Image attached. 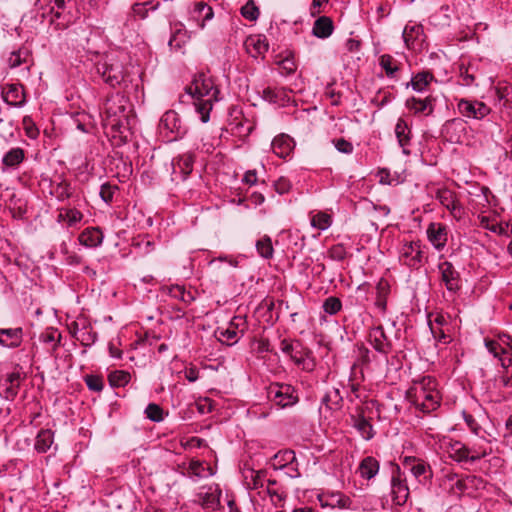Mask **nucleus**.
Returning a JSON list of instances; mask_svg holds the SVG:
<instances>
[{
    "mask_svg": "<svg viewBox=\"0 0 512 512\" xmlns=\"http://www.w3.org/2000/svg\"><path fill=\"white\" fill-rule=\"evenodd\" d=\"M59 218L64 220L68 226H76L83 218V214L77 209H65L60 212Z\"/></svg>",
    "mask_w": 512,
    "mask_h": 512,
    "instance_id": "obj_46",
    "label": "nucleus"
},
{
    "mask_svg": "<svg viewBox=\"0 0 512 512\" xmlns=\"http://www.w3.org/2000/svg\"><path fill=\"white\" fill-rule=\"evenodd\" d=\"M53 444V432L49 429L40 430L35 440V450L39 453H45Z\"/></svg>",
    "mask_w": 512,
    "mask_h": 512,
    "instance_id": "obj_38",
    "label": "nucleus"
},
{
    "mask_svg": "<svg viewBox=\"0 0 512 512\" xmlns=\"http://www.w3.org/2000/svg\"><path fill=\"white\" fill-rule=\"evenodd\" d=\"M402 37L407 48L421 49L425 37L422 25L409 22L403 30Z\"/></svg>",
    "mask_w": 512,
    "mask_h": 512,
    "instance_id": "obj_17",
    "label": "nucleus"
},
{
    "mask_svg": "<svg viewBox=\"0 0 512 512\" xmlns=\"http://www.w3.org/2000/svg\"><path fill=\"white\" fill-rule=\"evenodd\" d=\"M220 491L215 486L203 487L196 495L195 502L204 509L215 510L219 505Z\"/></svg>",
    "mask_w": 512,
    "mask_h": 512,
    "instance_id": "obj_20",
    "label": "nucleus"
},
{
    "mask_svg": "<svg viewBox=\"0 0 512 512\" xmlns=\"http://www.w3.org/2000/svg\"><path fill=\"white\" fill-rule=\"evenodd\" d=\"M276 485L275 480H268L266 488L258 492V496L263 500H269L275 507H282L286 494L273 486Z\"/></svg>",
    "mask_w": 512,
    "mask_h": 512,
    "instance_id": "obj_26",
    "label": "nucleus"
},
{
    "mask_svg": "<svg viewBox=\"0 0 512 512\" xmlns=\"http://www.w3.org/2000/svg\"><path fill=\"white\" fill-rule=\"evenodd\" d=\"M23 125L26 132V135L30 139H36L39 135V131L35 124L32 122L30 117H24L23 119Z\"/></svg>",
    "mask_w": 512,
    "mask_h": 512,
    "instance_id": "obj_62",
    "label": "nucleus"
},
{
    "mask_svg": "<svg viewBox=\"0 0 512 512\" xmlns=\"http://www.w3.org/2000/svg\"><path fill=\"white\" fill-rule=\"evenodd\" d=\"M410 470L415 478H417L420 482L430 477L429 466L423 461L414 462Z\"/></svg>",
    "mask_w": 512,
    "mask_h": 512,
    "instance_id": "obj_50",
    "label": "nucleus"
},
{
    "mask_svg": "<svg viewBox=\"0 0 512 512\" xmlns=\"http://www.w3.org/2000/svg\"><path fill=\"white\" fill-rule=\"evenodd\" d=\"M435 198L440 202L442 206L450 211L454 218H461L463 214V207L456 199L453 191L447 188H439L435 193Z\"/></svg>",
    "mask_w": 512,
    "mask_h": 512,
    "instance_id": "obj_13",
    "label": "nucleus"
},
{
    "mask_svg": "<svg viewBox=\"0 0 512 512\" xmlns=\"http://www.w3.org/2000/svg\"><path fill=\"white\" fill-rule=\"evenodd\" d=\"M246 52L253 58H264L269 49V43L265 35L256 34L248 36L244 41Z\"/></svg>",
    "mask_w": 512,
    "mask_h": 512,
    "instance_id": "obj_18",
    "label": "nucleus"
},
{
    "mask_svg": "<svg viewBox=\"0 0 512 512\" xmlns=\"http://www.w3.org/2000/svg\"><path fill=\"white\" fill-rule=\"evenodd\" d=\"M61 334L57 329L48 328L40 335V341L50 345L51 350L57 349L60 344Z\"/></svg>",
    "mask_w": 512,
    "mask_h": 512,
    "instance_id": "obj_44",
    "label": "nucleus"
},
{
    "mask_svg": "<svg viewBox=\"0 0 512 512\" xmlns=\"http://www.w3.org/2000/svg\"><path fill=\"white\" fill-rule=\"evenodd\" d=\"M379 64L385 71L387 77L395 78L399 67L391 55L384 54L379 58Z\"/></svg>",
    "mask_w": 512,
    "mask_h": 512,
    "instance_id": "obj_43",
    "label": "nucleus"
},
{
    "mask_svg": "<svg viewBox=\"0 0 512 512\" xmlns=\"http://www.w3.org/2000/svg\"><path fill=\"white\" fill-rule=\"evenodd\" d=\"M332 143L334 144V147L336 148V150L340 153H344V154H352L353 153V150H354L353 144L344 138L334 139L332 141Z\"/></svg>",
    "mask_w": 512,
    "mask_h": 512,
    "instance_id": "obj_57",
    "label": "nucleus"
},
{
    "mask_svg": "<svg viewBox=\"0 0 512 512\" xmlns=\"http://www.w3.org/2000/svg\"><path fill=\"white\" fill-rule=\"evenodd\" d=\"M305 355H306V357L300 364V367L302 368V370H304L306 372H312L316 367V361H315V358L313 357V353L306 352Z\"/></svg>",
    "mask_w": 512,
    "mask_h": 512,
    "instance_id": "obj_63",
    "label": "nucleus"
},
{
    "mask_svg": "<svg viewBox=\"0 0 512 512\" xmlns=\"http://www.w3.org/2000/svg\"><path fill=\"white\" fill-rule=\"evenodd\" d=\"M145 414L146 417L151 421L160 422L163 420V410L159 405L155 403H150L146 407Z\"/></svg>",
    "mask_w": 512,
    "mask_h": 512,
    "instance_id": "obj_53",
    "label": "nucleus"
},
{
    "mask_svg": "<svg viewBox=\"0 0 512 512\" xmlns=\"http://www.w3.org/2000/svg\"><path fill=\"white\" fill-rule=\"evenodd\" d=\"M406 395L411 404L423 413H430L440 405L441 397L438 383L431 376H424L414 380Z\"/></svg>",
    "mask_w": 512,
    "mask_h": 512,
    "instance_id": "obj_2",
    "label": "nucleus"
},
{
    "mask_svg": "<svg viewBox=\"0 0 512 512\" xmlns=\"http://www.w3.org/2000/svg\"><path fill=\"white\" fill-rule=\"evenodd\" d=\"M248 323L245 316L236 315L228 323L227 327H218L215 335L218 340L226 345L236 344L245 334Z\"/></svg>",
    "mask_w": 512,
    "mask_h": 512,
    "instance_id": "obj_7",
    "label": "nucleus"
},
{
    "mask_svg": "<svg viewBox=\"0 0 512 512\" xmlns=\"http://www.w3.org/2000/svg\"><path fill=\"white\" fill-rule=\"evenodd\" d=\"M22 341V328H0V346L4 348L14 349L19 347Z\"/></svg>",
    "mask_w": 512,
    "mask_h": 512,
    "instance_id": "obj_22",
    "label": "nucleus"
},
{
    "mask_svg": "<svg viewBox=\"0 0 512 512\" xmlns=\"http://www.w3.org/2000/svg\"><path fill=\"white\" fill-rule=\"evenodd\" d=\"M188 470L197 478L208 477L214 474L211 467H206L204 463L200 461H191Z\"/></svg>",
    "mask_w": 512,
    "mask_h": 512,
    "instance_id": "obj_47",
    "label": "nucleus"
},
{
    "mask_svg": "<svg viewBox=\"0 0 512 512\" xmlns=\"http://www.w3.org/2000/svg\"><path fill=\"white\" fill-rule=\"evenodd\" d=\"M391 492L396 504L402 505L406 502L409 495V490L399 475H393L391 479Z\"/></svg>",
    "mask_w": 512,
    "mask_h": 512,
    "instance_id": "obj_29",
    "label": "nucleus"
},
{
    "mask_svg": "<svg viewBox=\"0 0 512 512\" xmlns=\"http://www.w3.org/2000/svg\"><path fill=\"white\" fill-rule=\"evenodd\" d=\"M26 58H27L26 51H24V50L13 51L10 54V56L7 60V63L10 68H16V67L20 66L22 63L26 62Z\"/></svg>",
    "mask_w": 512,
    "mask_h": 512,
    "instance_id": "obj_54",
    "label": "nucleus"
},
{
    "mask_svg": "<svg viewBox=\"0 0 512 512\" xmlns=\"http://www.w3.org/2000/svg\"><path fill=\"white\" fill-rule=\"evenodd\" d=\"M447 453L449 456L459 462V463H468L469 461V450L468 446L460 441H451L447 447Z\"/></svg>",
    "mask_w": 512,
    "mask_h": 512,
    "instance_id": "obj_31",
    "label": "nucleus"
},
{
    "mask_svg": "<svg viewBox=\"0 0 512 512\" xmlns=\"http://www.w3.org/2000/svg\"><path fill=\"white\" fill-rule=\"evenodd\" d=\"M318 500L322 507L341 508V509H355L352 506V500L342 493L321 494Z\"/></svg>",
    "mask_w": 512,
    "mask_h": 512,
    "instance_id": "obj_21",
    "label": "nucleus"
},
{
    "mask_svg": "<svg viewBox=\"0 0 512 512\" xmlns=\"http://www.w3.org/2000/svg\"><path fill=\"white\" fill-rule=\"evenodd\" d=\"M190 37L185 29H177L169 40V47L174 51H182Z\"/></svg>",
    "mask_w": 512,
    "mask_h": 512,
    "instance_id": "obj_41",
    "label": "nucleus"
},
{
    "mask_svg": "<svg viewBox=\"0 0 512 512\" xmlns=\"http://www.w3.org/2000/svg\"><path fill=\"white\" fill-rule=\"evenodd\" d=\"M85 383L89 390L94 392H101L104 387L103 379L97 375H87L85 377Z\"/></svg>",
    "mask_w": 512,
    "mask_h": 512,
    "instance_id": "obj_55",
    "label": "nucleus"
},
{
    "mask_svg": "<svg viewBox=\"0 0 512 512\" xmlns=\"http://www.w3.org/2000/svg\"><path fill=\"white\" fill-rule=\"evenodd\" d=\"M395 135L399 145L403 149V153L408 155L410 152L407 150V146L410 144L411 140V129L409 124L403 118H399L395 125Z\"/></svg>",
    "mask_w": 512,
    "mask_h": 512,
    "instance_id": "obj_28",
    "label": "nucleus"
},
{
    "mask_svg": "<svg viewBox=\"0 0 512 512\" xmlns=\"http://www.w3.org/2000/svg\"><path fill=\"white\" fill-rule=\"evenodd\" d=\"M334 30L333 22L329 17L321 16L317 20H315L312 34L317 38L326 39L328 38Z\"/></svg>",
    "mask_w": 512,
    "mask_h": 512,
    "instance_id": "obj_33",
    "label": "nucleus"
},
{
    "mask_svg": "<svg viewBox=\"0 0 512 512\" xmlns=\"http://www.w3.org/2000/svg\"><path fill=\"white\" fill-rule=\"evenodd\" d=\"M256 250L258 254L265 259L273 257L274 249L270 237L263 236L256 242Z\"/></svg>",
    "mask_w": 512,
    "mask_h": 512,
    "instance_id": "obj_45",
    "label": "nucleus"
},
{
    "mask_svg": "<svg viewBox=\"0 0 512 512\" xmlns=\"http://www.w3.org/2000/svg\"><path fill=\"white\" fill-rule=\"evenodd\" d=\"M213 17L212 7L203 1L193 3L189 10V20L194 22L199 29H204L206 23Z\"/></svg>",
    "mask_w": 512,
    "mask_h": 512,
    "instance_id": "obj_14",
    "label": "nucleus"
},
{
    "mask_svg": "<svg viewBox=\"0 0 512 512\" xmlns=\"http://www.w3.org/2000/svg\"><path fill=\"white\" fill-rule=\"evenodd\" d=\"M25 153L20 147H15L6 152L2 158V164L6 168H17L24 160Z\"/></svg>",
    "mask_w": 512,
    "mask_h": 512,
    "instance_id": "obj_36",
    "label": "nucleus"
},
{
    "mask_svg": "<svg viewBox=\"0 0 512 512\" xmlns=\"http://www.w3.org/2000/svg\"><path fill=\"white\" fill-rule=\"evenodd\" d=\"M342 308V303L337 297H328L323 303V310L329 315L337 314Z\"/></svg>",
    "mask_w": 512,
    "mask_h": 512,
    "instance_id": "obj_52",
    "label": "nucleus"
},
{
    "mask_svg": "<svg viewBox=\"0 0 512 512\" xmlns=\"http://www.w3.org/2000/svg\"><path fill=\"white\" fill-rule=\"evenodd\" d=\"M244 484L249 490H256L257 493L260 490L266 488L265 483H268L266 479V472L263 470L246 469L243 472Z\"/></svg>",
    "mask_w": 512,
    "mask_h": 512,
    "instance_id": "obj_23",
    "label": "nucleus"
},
{
    "mask_svg": "<svg viewBox=\"0 0 512 512\" xmlns=\"http://www.w3.org/2000/svg\"><path fill=\"white\" fill-rule=\"evenodd\" d=\"M430 331L434 337L435 340L447 343L448 336L445 334V332L440 327H435L432 322H429Z\"/></svg>",
    "mask_w": 512,
    "mask_h": 512,
    "instance_id": "obj_64",
    "label": "nucleus"
},
{
    "mask_svg": "<svg viewBox=\"0 0 512 512\" xmlns=\"http://www.w3.org/2000/svg\"><path fill=\"white\" fill-rule=\"evenodd\" d=\"M186 92L193 97L195 111L201 122L207 123L213 104L219 100L220 93L212 76L205 72L195 74L190 85L186 87Z\"/></svg>",
    "mask_w": 512,
    "mask_h": 512,
    "instance_id": "obj_1",
    "label": "nucleus"
},
{
    "mask_svg": "<svg viewBox=\"0 0 512 512\" xmlns=\"http://www.w3.org/2000/svg\"><path fill=\"white\" fill-rule=\"evenodd\" d=\"M406 108L415 115H431L434 111L433 98L426 97L424 99L411 97L405 102Z\"/></svg>",
    "mask_w": 512,
    "mask_h": 512,
    "instance_id": "obj_24",
    "label": "nucleus"
},
{
    "mask_svg": "<svg viewBox=\"0 0 512 512\" xmlns=\"http://www.w3.org/2000/svg\"><path fill=\"white\" fill-rule=\"evenodd\" d=\"M21 382L19 372H11L0 377V396L6 400H13L17 394Z\"/></svg>",
    "mask_w": 512,
    "mask_h": 512,
    "instance_id": "obj_15",
    "label": "nucleus"
},
{
    "mask_svg": "<svg viewBox=\"0 0 512 512\" xmlns=\"http://www.w3.org/2000/svg\"><path fill=\"white\" fill-rule=\"evenodd\" d=\"M159 134L166 142L176 141L187 133V127L174 110L166 111L160 119Z\"/></svg>",
    "mask_w": 512,
    "mask_h": 512,
    "instance_id": "obj_5",
    "label": "nucleus"
},
{
    "mask_svg": "<svg viewBox=\"0 0 512 512\" xmlns=\"http://www.w3.org/2000/svg\"><path fill=\"white\" fill-rule=\"evenodd\" d=\"M390 294V284L389 282L381 278L376 285V300L375 306L380 311H385L387 306V298Z\"/></svg>",
    "mask_w": 512,
    "mask_h": 512,
    "instance_id": "obj_34",
    "label": "nucleus"
},
{
    "mask_svg": "<svg viewBox=\"0 0 512 512\" xmlns=\"http://www.w3.org/2000/svg\"><path fill=\"white\" fill-rule=\"evenodd\" d=\"M109 383L112 387H124L131 380V374L124 370H115L108 375Z\"/></svg>",
    "mask_w": 512,
    "mask_h": 512,
    "instance_id": "obj_42",
    "label": "nucleus"
},
{
    "mask_svg": "<svg viewBox=\"0 0 512 512\" xmlns=\"http://www.w3.org/2000/svg\"><path fill=\"white\" fill-rule=\"evenodd\" d=\"M78 240L83 246L97 247L103 241V234L99 228H87L79 235Z\"/></svg>",
    "mask_w": 512,
    "mask_h": 512,
    "instance_id": "obj_32",
    "label": "nucleus"
},
{
    "mask_svg": "<svg viewBox=\"0 0 512 512\" xmlns=\"http://www.w3.org/2000/svg\"><path fill=\"white\" fill-rule=\"evenodd\" d=\"M4 101L15 107H20L25 103L24 88L20 84H7L3 88Z\"/></svg>",
    "mask_w": 512,
    "mask_h": 512,
    "instance_id": "obj_25",
    "label": "nucleus"
},
{
    "mask_svg": "<svg viewBox=\"0 0 512 512\" xmlns=\"http://www.w3.org/2000/svg\"><path fill=\"white\" fill-rule=\"evenodd\" d=\"M267 398L280 408L294 406L299 401L297 390L286 383L270 384L267 388Z\"/></svg>",
    "mask_w": 512,
    "mask_h": 512,
    "instance_id": "obj_6",
    "label": "nucleus"
},
{
    "mask_svg": "<svg viewBox=\"0 0 512 512\" xmlns=\"http://www.w3.org/2000/svg\"><path fill=\"white\" fill-rule=\"evenodd\" d=\"M310 224L315 229L325 231L332 225V217L326 212L318 211L311 214Z\"/></svg>",
    "mask_w": 512,
    "mask_h": 512,
    "instance_id": "obj_40",
    "label": "nucleus"
},
{
    "mask_svg": "<svg viewBox=\"0 0 512 512\" xmlns=\"http://www.w3.org/2000/svg\"><path fill=\"white\" fill-rule=\"evenodd\" d=\"M369 342L381 354L387 355L392 351L391 340L386 335L382 326H376L370 330Z\"/></svg>",
    "mask_w": 512,
    "mask_h": 512,
    "instance_id": "obj_19",
    "label": "nucleus"
},
{
    "mask_svg": "<svg viewBox=\"0 0 512 512\" xmlns=\"http://www.w3.org/2000/svg\"><path fill=\"white\" fill-rule=\"evenodd\" d=\"M475 74L472 71V67H467L460 71L461 84L463 86H472L475 84Z\"/></svg>",
    "mask_w": 512,
    "mask_h": 512,
    "instance_id": "obj_59",
    "label": "nucleus"
},
{
    "mask_svg": "<svg viewBox=\"0 0 512 512\" xmlns=\"http://www.w3.org/2000/svg\"><path fill=\"white\" fill-rule=\"evenodd\" d=\"M194 155L192 153L181 154L171 161V180L173 182L184 181L193 170Z\"/></svg>",
    "mask_w": 512,
    "mask_h": 512,
    "instance_id": "obj_10",
    "label": "nucleus"
},
{
    "mask_svg": "<svg viewBox=\"0 0 512 512\" xmlns=\"http://www.w3.org/2000/svg\"><path fill=\"white\" fill-rule=\"evenodd\" d=\"M427 238L432 246L441 251L447 244L448 228L443 223L431 222L427 227Z\"/></svg>",
    "mask_w": 512,
    "mask_h": 512,
    "instance_id": "obj_16",
    "label": "nucleus"
},
{
    "mask_svg": "<svg viewBox=\"0 0 512 512\" xmlns=\"http://www.w3.org/2000/svg\"><path fill=\"white\" fill-rule=\"evenodd\" d=\"M271 148L278 157L286 158L294 148V141L288 135L280 134L273 139Z\"/></svg>",
    "mask_w": 512,
    "mask_h": 512,
    "instance_id": "obj_27",
    "label": "nucleus"
},
{
    "mask_svg": "<svg viewBox=\"0 0 512 512\" xmlns=\"http://www.w3.org/2000/svg\"><path fill=\"white\" fill-rule=\"evenodd\" d=\"M159 7V3L152 4V2H144V3H135L132 6V12L135 16L144 19L148 16V12L155 11Z\"/></svg>",
    "mask_w": 512,
    "mask_h": 512,
    "instance_id": "obj_49",
    "label": "nucleus"
},
{
    "mask_svg": "<svg viewBox=\"0 0 512 512\" xmlns=\"http://www.w3.org/2000/svg\"><path fill=\"white\" fill-rule=\"evenodd\" d=\"M463 418H464V421H465L467 427L470 429V431L477 436H481L483 429L478 424L476 419L472 415H470L466 412H463Z\"/></svg>",
    "mask_w": 512,
    "mask_h": 512,
    "instance_id": "obj_58",
    "label": "nucleus"
},
{
    "mask_svg": "<svg viewBox=\"0 0 512 512\" xmlns=\"http://www.w3.org/2000/svg\"><path fill=\"white\" fill-rule=\"evenodd\" d=\"M458 111L467 118L483 119L490 113V108L481 101L461 99L457 104Z\"/></svg>",
    "mask_w": 512,
    "mask_h": 512,
    "instance_id": "obj_12",
    "label": "nucleus"
},
{
    "mask_svg": "<svg viewBox=\"0 0 512 512\" xmlns=\"http://www.w3.org/2000/svg\"><path fill=\"white\" fill-rule=\"evenodd\" d=\"M485 346L500 361L506 371L508 383L512 385V337L501 334L497 339H485Z\"/></svg>",
    "mask_w": 512,
    "mask_h": 512,
    "instance_id": "obj_4",
    "label": "nucleus"
},
{
    "mask_svg": "<svg viewBox=\"0 0 512 512\" xmlns=\"http://www.w3.org/2000/svg\"><path fill=\"white\" fill-rule=\"evenodd\" d=\"M469 450V461L470 463L475 462L477 460H480L481 458L485 457L487 455V450L481 446H468Z\"/></svg>",
    "mask_w": 512,
    "mask_h": 512,
    "instance_id": "obj_60",
    "label": "nucleus"
},
{
    "mask_svg": "<svg viewBox=\"0 0 512 512\" xmlns=\"http://www.w3.org/2000/svg\"><path fill=\"white\" fill-rule=\"evenodd\" d=\"M95 73L101 80L111 87H116L124 79V65L118 55L114 53L97 57Z\"/></svg>",
    "mask_w": 512,
    "mask_h": 512,
    "instance_id": "obj_3",
    "label": "nucleus"
},
{
    "mask_svg": "<svg viewBox=\"0 0 512 512\" xmlns=\"http://www.w3.org/2000/svg\"><path fill=\"white\" fill-rule=\"evenodd\" d=\"M118 190L116 185L104 183L100 188V197L105 203H110L113 200L115 192Z\"/></svg>",
    "mask_w": 512,
    "mask_h": 512,
    "instance_id": "obj_56",
    "label": "nucleus"
},
{
    "mask_svg": "<svg viewBox=\"0 0 512 512\" xmlns=\"http://www.w3.org/2000/svg\"><path fill=\"white\" fill-rule=\"evenodd\" d=\"M438 270L441 276V282L450 293H457L461 289L460 273L449 261H442L438 264Z\"/></svg>",
    "mask_w": 512,
    "mask_h": 512,
    "instance_id": "obj_11",
    "label": "nucleus"
},
{
    "mask_svg": "<svg viewBox=\"0 0 512 512\" xmlns=\"http://www.w3.org/2000/svg\"><path fill=\"white\" fill-rule=\"evenodd\" d=\"M347 252L343 245L337 244L330 248L329 256L336 261H342L346 258Z\"/></svg>",
    "mask_w": 512,
    "mask_h": 512,
    "instance_id": "obj_61",
    "label": "nucleus"
},
{
    "mask_svg": "<svg viewBox=\"0 0 512 512\" xmlns=\"http://www.w3.org/2000/svg\"><path fill=\"white\" fill-rule=\"evenodd\" d=\"M353 427L360 433L364 440H370L374 437V429L371 422L363 415L353 416Z\"/></svg>",
    "mask_w": 512,
    "mask_h": 512,
    "instance_id": "obj_35",
    "label": "nucleus"
},
{
    "mask_svg": "<svg viewBox=\"0 0 512 512\" xmlns=\"http://www.w3.org/2000/svg\"><path fill=\"white\" fill-rule=\"evenodd\" d=\"M380 464L372 456H367L359 464L358 472L364 479L371 480L379 472Z\"/></svg>",
    "mask_w": 512,
    "mask_h": 512,
    "instance_id": "obj_30",
    "label": "nucleus"
},
{
    "mask_svg": "<svg viewBox=\"0 0 512 512\" xmlns=\"http://www.w3.org/2000/svg\"><path fill=\"white\" fill-rule=\"evenodd\" d=\"M480 479L476 476H467L465 478H457L454 483H452L448 489L452 494L460 495L467 491L471 486H473Z\"/></svg>",
    "mask_w": 512,
    "mask_h": 512,
    "instance_id": "obj_39",
    "label": "nucleus"
},
{
    "mask_svg": "<svg viewBox=\"0 0 512 512\" xmlns=\"http://www.w3.org/2000/svg\"><path fill=\"white\" fill-rule=\"evenodd\" d=\"M126 103L124 96L116 94L106 100L103 106L108 124L112 127H121L126 119Z\"/></svg>",
    "mask_w": 512,
    "mask_h": 512,
    "instance_id": "obj_9",
    "label": "nucleus"
},
{
    "mask_svg": "<svg viewBox=\"0 0 512 512\" xmlns=\"http://www.w3.org/2000/svg\"><path fill=\"white\" fill-rule=\"evenodd\" d=\"M241 14L245 19L255 21L259 17V9L254 1L250 0L241 8Z\"/></svg>",
    "mask_w": 512,
    "mask_h": 512,
    "instance_id": "obj_51",
    "label": "nucleus"
},
{
    "mask_svg": "<svg viewBox=\"0 0 512 512\" xmlns=\"http://www.w3.org/2000/svg\"><path fill=\"white\" fill-rule=\"evenodd\" d=\"M426 246L419 240L406 242L399 251V261L410 269H419L427 259Z\"/></svg>",
    "mask_w": 512,
    "mask_h": 512,
    "instance_id": "obj_8",
    "label": "nucleus"
},
{
    "mask_svg": "<svg viewBox=\"0 0 512 512\" xmlns=\"http://www.w3.org/2000/svg\"><path fill=\"white\" fill-rule=\"evenodd\" d=\"M480 225L482 228L498 235H507L508 223H492L488 217L484 216L480 219Z\"/></svg>",
    "mask_w": 512,
    "mask_h": 512,
    "instance_id": "obj_48",
    "label": "nucleus"
},
{
    "mask_svg": "<svg viewBox=\"0 0 512 512\" xmlns=\"http://www.w3.org/2000/svg\"><path fill=\"white\" fill-rule=\"evenodd\" d=\"M434 80V75L429 71H422L415 74L411 79V87L416 92H423Z\"/></svg>",
    "mask_w": 512,
    "mask_h": 512,
    "instance_id": "obj_37",
    "label": "nucleus"
}]
</instances>
